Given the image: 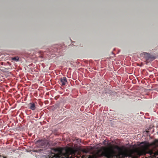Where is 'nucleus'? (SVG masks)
<instances>
[{
	"label": "nucleus",
	"mask_w": 158,
	"mask_h": 158,
	"mask_svg": "<svg viewBox=\"0 0 158 158\" xmlns=\"http://www.w3.org/2000/svg\"><path fill=\"white\" fill-rule=\"evenodd\" d=\"M102 156L107 158H124L127 157L129 158H136L132 151H123L122 148L114 145L108 148L103 147L98 150L95 154L89 155L88 158H96Z\"/></svg>",
	"instance_id": "f257e3e1"
},
{
	"label": "nucleus",
	"mask_w": 158,
	"mask_h": 158,
	"mask_svg": "<svg viewBox=\"0 0 158 158\" xmlns=\"http://www.w3.org/2000/svg\"><path fill=\"white\" fill-rule=\"evenodd\" d=\"M52 149L54 153H51V155L52 157L51 158V156H50L49 157L50 158L62 157L64 155V153H63V149L61 148H53Z\"/></svg>",
	"instance_id": "f03ea898"
},
{
	"label": "nucleus",
	"mask_w": 158,
	"mask_h": 158,
	"mask_svg": "<svg viewBox=\"0 0 158 158\" xmlns=\"http://www.w3.org/2000/svg\"><path fill=\"white\" fill-rule=\"evenodd\" d=\"M148 153L152 158H155L156 156L158 155V152H154L152 150H149Z\"/></svg>",
	"instance_id": "7ed1b4c3"
},
{
	"label": "nucleus",
	"mask_w": 158,
	"mask_h": 158,
	"mask_svg": "<svg viewBox=\"0 0 158 158\" xmlns=\"http://www.w3.org/2000/svg\"><path fill=\"white\" fill-rule=\"evenodd\" d=\"M60 82L61 83V85L62 86L65 85L67 82V80L66 77H64L61 78L60 79Z\"/></svg>",
	"instance_id": "20e7f679"
},
{
	"label": "nucleus",
	"mask_w": 158,
	"mask_h": 158,
	"mask_svg": "<svg viewBox=\"0 0 158 158\" xmlns=\"http://www.w3.org/2000/svg\"><path fill=\"white\" fill-rule=\"evenodd\" d=\"M38 142L40 147L43 148L44 147L46 144V142L44 140H40Z\"/></svg>",
	"instance_id": "39448f33"
},
{
	"label": "nucleus",
	"mask_w": 158,
	"mask_h": 158,
	"mask_svg": "<svg viewBox=\"0 0 158 158\" xmlns=\"http://www.w3.org/2000/svg\"><path fill=\"white\" fill-rule=\"evenodd\" d=\"M29 108L30 109L34 110L36 109L35 105L34 103H31L29 104Z\"/></svg>",
	"instance_id": "423d86ee"
},
{
	"label": "nucleus",
	"mask_w": 158,
	"mask_h": 158,
	"mask_svg": "<svg viewBox=\"0 0 158 158\" xmlns=\"http://www.w3.org/2000/svg\"><path fill=\"white\" fill-rule=\"evenodd\" d=\"M144 55L145 57L146 58L147 60H148L149 59L152 58V56L149 53L145 52L144 53Z\"/></svg>",
	"instance_id": "0eeeda50"
},
{
	"label": "nucleus",
	"mask_w": 158,
	"mask_h": 158,
	"mask_svg": "<svg viewBox=\"0 0 158 158\" xmlns=\"http://www.w3.org/2000/svg\"><path fill=\"white\" fill-rule=\"evenodd\" d=\"M19 57L18 56H15L12 58V60H15L16 61H19Z\"/></svg>",
	"instance_id": "6e6552de"
},
{
	"label": "nucleus",
	"mask_w": 158,
	"mask_h": 158,
	"mask_svg": "<svg viewBox=\"0 0 158 158\" xmlns=\"http://www.w3.org/2000/svg\"><path fill=\"white\" fill-rule=\"evenodd\" d=\"M153 144L155 147L158 146V141L156 140L153 143Z\"/></svg>",
	"instance_id": "1a4fd4ad"
},
{
	"label": "nucleus",
	"mask_w": 158,
	"mask_h": 158,
	"mask_svg": "<svg viewBox=\"0 0 158 158\" xmlns=\"http://www.w3.org/2000/svg\"><path fill=\"white\" fill-rule=\"evenodd\" d=\"M147 148L146 145H144L143 147V150L144 152H145L146 151V149H147Z\"/></svg>",
	"instance_id": "9d476101"
},
{
	"label": "nucleus",
	"mask_w": 158,
	"mask_h": 158,
	"mask_svg": "<svg viewBox=\"0 0 158 158\" xmlns=\"http://www.w3.org/2000/svg\"><path fill=\"white\" fill-rule=\"evenodd\" d=\"M83 152H85V153H87V152H88L89 151V150L87 149H84L83 150Z\"/></svg>",
	"instance_id": "9b49d317"
},
{
	"label": "nucleus",
	"mask_w": 158,
	"mask_h": 158,
	"mask_svg": "<svg viewBox=\"0 0 158 158\" xmlns=\"http://www.w3.org/2000/svg\"><path fill=\"white\" fill-rule=\"evenodd\" d=\"M146 132H147V133H148V131H146Z\"/></svg>",
	"instance_id": "f8f14e48"
},
{
	"label": "nucleus",
	"mask_w": 158,
	"mask_h": 158,
	"mask_svg": "<svg viewBox=\"0 0 158 158\" xmlns=\"http://www.w3.org/2000/svg\"><path fill=\"white\" fill-rule=\"evenodd\" d=\"M106 141L105 140H104V142L105 141Z\"/></svg>",
	"instance_id": "ddd939ff"
}]
</instances>
